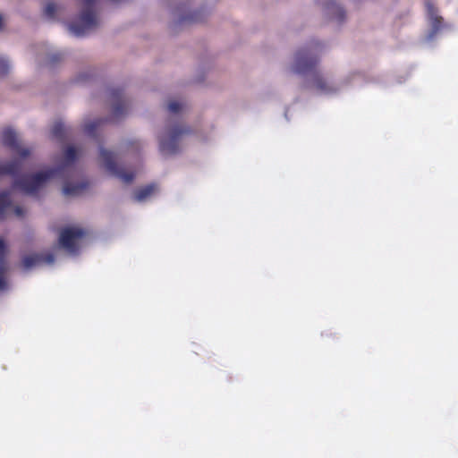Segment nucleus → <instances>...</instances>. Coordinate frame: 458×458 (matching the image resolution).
<instances>
[{
  "label": "nucleus",
  "instance_id": "6ab92c4d",
  "mask_svg": "<svg viewBox=\"0 0 458 458\" xmlns=\"http://www.w3.org/2000/svg\"><path fill=\"white\" fill-rule=\"evenodd\" d=\"M56 13V5L54 3H48L45 7L44 13L48 18H54Z\"/></svg>",
  "mask_w": 458,
  "mask_h": 458
},
{
  "label": "nucleus",
  "instance_id": "b1692460",
  "mask_svg": "<svg viewBox=\"0 0 458 458\" xmlns=\"http://www.w3.org/2000/svg\"><path fill=\"white\" fill-rule=\"evenodd\" d=\"M2 26H3V19H2V16L0 15V29H2Z\"/></svg>",
  "mask_w": 458,
  "mask_h": 458
},
{
  "label": "nucleus",
  "instance_id": "1a4fd4ad",
  "mask_svg": "<svg viewBox=\"0 0 458 458\" xmlns=\"http://www.w3.org/2000/svg\"><path fill=\"white\" fill-rule=\"evenodd\" d=\"M55 261V256L53 253H44V254H31L25 256L22 259V266L25 269L31 268L34 266L46 263L52 264Z\"/></svg>",
  "mask_w": 458,
  "mask_h": 458
},
{
  "label": "nucleus",
  "instance_id": "412c9836",
  "mask_svg": "<svg viewBox=\"0 0 458 458\" xmlns=\"http://www.w3.org/2000/svg\"><path fill=\"white\" fill-rule=\"evenodd\" d=\"M10 70V65L6 60L0 57V76L6 75Z\"/></svg>",
  "mask_w": 458,
  "mask_h": 458
},
{
  "label": "nucleus",
  "instance_id": "6e6552de",
  "mask_svg": "<svg viewBox=\"0 0 458 458\" xmlns=\"http://www.w3.org/2000/svg\"><path fill=\"white\" fill-rule=\"evenodd\" d=\"M110 98L113 102V115L115 118L121 117L127 110L126 101L123 98L121 89H113L110 90Z\"/></svg>",
  "mask_w": 458,
  "mask_h": 458
},
{
  "label": "nucleus",
  "instance_id": "39448f33",
  "mask_svg": "<svg viewBox=\"0 0 458 458\" xmlns=\"http://www.w3.org/2000/svg\"><path fill=\"white\" fill-rule=\"evenodd\" d=\"M190 133V130L181 125H174L167 130V132L159 140V150L163 155L176 154L179 150V140L184 134Z\"/></svg>",
  "mask_w": 458,
  "mask_h": 458
},
{
  "label": "nucleus",
  "instance_id": "f8f14e48",
  "mask_svg": "<svg viewBox=\"0 0 458 458\" xmlns=\"http://www.w3.org/2000/svg\"><path fill=\"white\" fill-rule=\"evenodd\" d=\"M426 9L434 32L439 30L442 27L443 18L437 14L436 6L432 2L427 1Z\"/></svg>",
  "mask_w": 458,
  "mask_h": 458
},
{
  "label": "nucleus",
  "instance_id": "9b49d317",
  "mask_svg": "<svg viewBox=\"0 0 458 458\" xmlns=\"http://www.w3.org/2000/svg\"><path fill=\"white\" fill-rule=\"evenodd\" d=\"M325 10H326L327 15L329 16L331 19H335L339 22H342L344 21L345 12L335 1L330 0V1L327 2L326 5H325Z\"/></svg>",
  "mask_w": 458,
  "mask_h": 458
},
{
  "label": "nucleus",
  "instance_id": "423d86ee",
  "mask_svg": "<svg viewBox=\"0 0 458 458\" xmlns=\"http://www.w3.org/2000/svg\"><path fill=\"white\" fill-rule=\"evenodd\" d=\"M99 155L105 168L111 174L116 176L126 183L132 182L135 176L134 173L127 172L123 168L118 166V165L115 163L114 156L111 151L101 148Z\"/></svg>",
  "mask_w": 458,
  "mask_h": 458
},
{
  "label": "nucleus",
  "instance_id": "f257e3e1",
  "mask_svg": "<svg viewBox=\"0 0 458 458\" xmlns=\"http://www.w3.org/2000/svg\"><path fill=\"white\" fill-rule=\"evenodd\" d=\"M64 163L55 168H49L32 174H23L14 180L13 186L20 189L28 195H36L38 191L52 178L62 174L63 171L75 162L77 159V151L74 147L70 146L64 153Z\"/></svg>",
  "mask_w": 458,
  "mask_h": 458
},
{
  "label": "nucleus",
  "instance_id": "4be33fe9",
  "mask_svg": "<svg viewBox=\"0 0 458 458\" xmlns=\"http://www.w3.org/2000/svg\"><path fill=\"white\" fill-rule=\"evenodd\" d=\"M63 59V54L62 53H55L54 55H52L49 58V63L51 64H55L60 60Z\"/></svg>",
  "mask_w": 458,
  "mask_h": 458
},
{
  "label": "nucleus",
  "instance_id": "7ed1b4c3",
  "mask_svg": "<svg viewBox=\"0 0 458 458\" xmlns=\"http://www.w3.org/2000/svg\"><path fill=\"white\" fill-rule=\"evenodd\" d=\"M96 0H82L83 10L79 18L69 24L70 31L77 37L83 36L88 30L98 26L94 12Z\"/></svg>",
  "mask_w": 458,
  "mask_h": 458
},
{
  "label": "nucleus",
  "instance_id": "aec40b11",
  "mask_svg": "<svg viewBox=\"0 0 458 458\" xmlns=\"http://www.w3.org/2000/svg\"><path fill=\"white\" fill-rule=\"evenodd\" d=\"M167 108H168L169 112H171L173 114H177L182 110V106L179 102L172 101L169 103Z\"/></svg>",
  "mask_w": 458,
  "mask_h": 458
},
{
  "label": "nucleus",
  "instance_id": "f03ea898",
  "mask_svg": "<svg viewBox=\"0 0 458 458\" xmlns=\"http://www.w3.org/2000/svg\"><path fill=\"white\" fill-rule=\"evenodd\" d=\"M2 142L13 152L18 154L20 158L0 164V176L10 175L15 177V180L22 169V160L30 155V149L22 148L20 145L16 132L11 128H6L2 132Z\"/></svg>",
  "mask_w": 458,
  "mask_h": 458
},
{
  "label": "nucleus",
  "instance_id": "4468645a",
  "mask_svg": "<svg viewBox=\"0 0 458 458\" xmlns=\"http://www.w3.org/2000/svg\"><path fill=\"white\" fill-rule=\"evenodd\" d=\"M52 137L63 141L68 136V128L61 121L55 122L51 129Z\"/></svg>",
  "mask_w": 458,
  "mask_h": 458
},
{
  "label": "nucleus",
  "instance_id": "2eb2a0df",
  "mask_svg": "<svg viewBox=\"0 0 458 458\" xmlns=\"http://www.w3.org/2000/svg\"><path fill=\"white\" fill-rule=\"evenodd\" d=\"M156 191L157 186L155 184H148L141 187L134 192V199L137 201H143L150 197Z\"/></svg>",
  "mask_w": 458,
  "mask_h": 458
},
{
  "label": "nucleus",
  "instance_id": "f3484780",
  "mask_svg": "<svg viewBox=\"0 0 458 458\" xmlns=\"http://www.w3.org/2000/svg\"><path fill=\"white\" fill-rule=\"evenodd\" d=\"M87 183H79V184H73V183H66L64 186V193L65 195H78L80 194L83 190L87 188Z\"/></svg>",
  "mask_w": 458,
  "mask_h": 458
},
{
  "label": "nucleus",
  "instance_id": "20e7f679",
  "mask_svg": "<svg viewBox=\"0 0 458 458\" xmlns=\"http://www.w3.org/2000/svg\"><path fill=\"white\" fill-rule=\"evenodd\" d=\"M318 47L319 45L315 44L297 51L293 66L294 72L305 74L314 70L319 61L317 54Z\"/></svg>",
  "mask_w": 458,
  "mask_h": 458
},
{
  "label": "nucleus",
  "instance_id": "393cba45",
  "mask_svg": "<svg viewBox=\"0 0 458 458\" xmlns=\"http://www.w3.org/2000/svg\"><path fill=\"white\" fill-rule=\"evenodd\" d=\"M191 20H192V21H197V19H195L193 16H192V17H191Z\"/></svg>",
  "mask_w": 458,
  "mask_h": 458
},
{
  "label": "nucleus",
  "instance_id": "a211bd4d",
  "mask_svg": "<svg viewBox=\"0 0 458 458\" xmlns=\"http://www.w3.org/2000/svg\"><path fill=\"white\" fill-rule=\"evenodd\" d=\"M103 119L94 120L84 126V131L89 135L93 136L95 134L96 130L105 122Z\"/></svg>",
  "mask_w": 458,
  "mask_h": 458
},
{
  "label": "nucleus",
  "instance_id": "9d476101",
  "mask_svg": "<svg viewBox=\"0 0 458 458\" xmlns=\"http://www.w3.org/2000/svg\"><path fill=\"white\" fill-rule=\"evenodd\" d=\"M7 246L4 239L0 238V291L7 289L5 274L7 272L6 264Z\"/></svg>",
  "mask_w": 458,
  "mask_h": 458
},
{
  "label": "nucleus",
  "instance_id": "5701e85b",
  "mask_svg": "<svg viewBox=\"0 0 458 458\" xmlns=\"http://www.w3.org/2000/svg\"><path fill=\"white\" fill-rule=\"evenodd\" d=\"M13 212H14V215H15L17 217H21V216H23V215H24V213H25V212H24V209H23L21 207H20V206H15V207L13 208Z\"/></svg>",
  "mask_w": 458,
  "mask_h": 458
},
{
  "label": "nucleus",
  "instance_id": "ddd939ff",
  "mask_svg": "<svg viewBox=\"0 0 458 458\" xmlns=\"http://www.w3.org/2000/svg\"><path fill=\"white\" fill-rule=\"evenodd\" d=\"M313 87L320 93L328 94L335 91V87L330 85L320 74L315 72L313 75Z\"/></svg>",
  "mask_w": 458,
  "mask_h": 458
},
{
  "label": "nucleus",
  "instance_id": "dca6fc26",
  "mask_svg": "<svg viewBox=\"0 0 458 458\" xmlns=\"http://www.w3.org/2000/svg\"><path fill=\"white\" fill-rule=\"evenodd\" d=\"M12 207L11 198L8 192H0V220H3L6 216L7 211Z\"/></svg>",
  "mask_w": 458,
  "mask_h": 458
},
{
  "label": "nucleus",
  "instance_id": "0eeeda50",
  "mask_svg": "<svg viewBox=\"0 0 458 458\" xmlns=\"http://www.w3.org/2000/svg\"><path fill=\"white\" fill-rule=\"evenodd\" d=\"M86 235L85 230L78 227H66L61 230L59 243L70 253H76L79 249V241Z\"/></svg>",
  "mask_w": 458,
  "mask_h": 458
}]
</instances>
